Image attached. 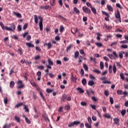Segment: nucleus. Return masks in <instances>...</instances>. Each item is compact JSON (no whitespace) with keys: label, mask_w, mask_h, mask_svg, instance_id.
<instances>
[{"label":"nucleus","mask_w":128,"mask_h":128,"mask_svg":"<svg viewBox=\"0 0 128 128\" xmlns=\"http://www.w3.org/2000/svg\"><path fill=\"white\" fill-rule=\"evenodd\" d=\"M10 27H6V30H8L9 32H14L16 30V25L14 24H10Z\"/></svg>","instance_id":"nucleus-1"},{"label":"nucleus","mask_w":128,"mask_h":128,"mask_svg":"<svg viewBox=\"0 0 128 128\" xmlns=\"http://www.w3.org/2000/svg\"><path fill=\"white\" fill-rule=\"evenodd\" d=\"M45 46H48V50L52 48V44L50 43H46Z\"/></svg>","instance_id":"nucleus-22"},{"label":"nucleus","mask_w":128,"mask_h":128,"mask_svg":"<svg viewBox=\"0 0 128 128\" xmlns=\"http://www.w3.org/2000/svg\"><path fill=\"white\" fill-rule=\"evenodd\" d=\"M38 18H39V20H40V22H39V28H40V30L41 31H42V30L44 28V26L42 25V20L43 19L42 18V16H38Z\"/></svg>","instance_id":"nucleus-3"},{"label":"nucleus","mask_w":128,"mask_h":128,"mask_svg":"<svg viewBox=\"0 0 128 128\" xmlns=\"http://www.w3.org/2000/svg\"><path fill=\"white\" fill-rule=\"evenodd\" d=\"M13 14L14 16H16L17 18H22V14L20 13H16V12H14Z\"/></svg>","instance_id":"nucleus-17"},{"label":"nucleus","mask_w":128,"mask_h":128,"mask_svg":"<svg viewBox=\"0 0 128 128\" xmlns=\"http://www.w3.org/2000/svg\"><path fill=\"white\" fill-rule=\"evenodd\" d=\"M50 4L52 6H54L56 4V0H50Z\"/></svg>","instance_id":"nucleus-18"},{"label":"nucleus","mask_w":128,"mask_h":128,"mask_svg":"<svg viewBox=\"0 0 128 128\" xmlns=\"http://www.w3.org/2000/svg\"><path fill=\"white\" fill-rule=\"evenodd\" d=\"M70 48H72V45H68L66 47V50H67V52H68V50H70Z\"/></svg>","instance_id":"nucleus-60"},{"label":"nucleus","mask_w":128,"mask_h":128,"mask_svg":"<svg viewBox=\"0 0 128 128\" xmlns=\"http://www.w3.org/2000/svg\"><path fill=\"white\" fill-rule=\"evenodd\" d=\"M112 54H114V56L116 58H118V54L116 53V51L113 52Z\"/></svg>","instance_id":"nucleus-44"},{"label":"nucleus","mask_w":128,"mask_h":128,"mask_svg":"<svg viewBox=\"0 0 128 128\" xmlns=\"http://www.w3.org/2000/svg\"><path fill=\"white\" fill-rule=\"evenodd\" d=\"M30 83L32 86H36V82L34 81H30Z\"/></svg>","instance_id":"nucleus-52"},{"label":"nucleus","mask_w":128,"mask_h":128,"mask_svg":"<svg viewBox=\"0 0 128 128\" xmlns=\"http://www.w3.org/2000/svg\"><path fill=\"white\" fill-rule=\"evenodd\" d=\"M108 72L110 74H112V65L109 66Z\"/></svg>","instance_id":"nucleus-27"},{"label":"nucleus","mask_w":128,"mask_h":128,"mask_svg":"<svg viewBox=\"0 0 128 128\" xmlns=\"http://www.w3.org/2000/svg\"><path fill=\"white\" fill-rule=\"evenodd\" d=\"M86 94L88 96H90V94H94V91L92 90L91 92H89L88 90L86 91Z\"/></svg>","instance_id":"nucleus-48"},{"label":"nucleus","mask_w":128,"mask_h":128,"mask_svg":"<svg viewBox=\"0 0 128 128\" xmlns=\"http://www.w3.org/2000/svg\"><path fill=\"white\" fill-rule=\"evenodd\" d=\"M120 77L121 78L122 80H124L125 78H124V74L123 73H121L120 74Z\"/></svg>","instance_id":"nucleus-50"},{"label":"nucleus","mask_w":128,"mask_h":128,"mask_svg":"<svg viewBox=\"0 0 128 128\" xmlns=\"http://www.w3.org/2000/svg\"><path fill=\"white\" fill-rule=\"evenodd\" d=\"M102 12L103 14H105V16H106L108 17L110 16V14H108V13L104 11H102Z\"/></svg>","instance_id":"nucleus-54"},{"label":"nucleus","mask_w":128,"mask_h":128,"mask_svg":"<svg viewBox=\"0 0 128 128\" xmlns=\"http://www.w3.org/2000/svg\"><path fill=\"white\" fill-rule=\"evenodd\" d=\"M105 4H106V0H101L102 6H104Z\"/></svg>","instance_id":"nucleus-63"},{"label":"nucleus","mask_w":128,"mask_h":128,"mask_svg":"<svg viewBox=\"0 0 128 128\" xmlns=\"http://www.w3.org/2000/svg\"><path fill=\"white\" fill-rule=\"evenodd\" d=\"M121 48H128V45L126 44L122 45L121 46Z\"/></svg>","instance_id":"nucleus-64"},{"label":"nucleus","mask_w":128,"mask_h":128,"mask_svg":"<svg viewBox=\"0 0 128 128\" xmlns=\"http://www.w3.org/2000/svg\"><path fill=\"white\" fill-rule=\"evenodd\" d=\"M126 110H122L121 111V114H122V116H124L126 115Z\"/></svg>","instance_id":"nucleus-13"},{"label":"nucleus","mask_w":128,"mask_h":128,"mask_svg":"<svg viewBox=\"0 0 128 128\" xmlns=\"http://www.w3.org/2000/svg\"><path fill=\"white\" fill-rule=\"evenodd\" d=\"M74 10L76 12V14H80V10L76 7H74Z\"/></svg>","instance_id":"nucleus-31"},{"label":"nucleus","mask_w":128,"mask_h":128,"mask_svg":"<svg viewBox=\"0 0 128 128\" xmlns=\"http://www.w3.org/2000/svg\"><path fill=\"white\" fill-rule=\"evenodd\" d=\"M64 108L66 110H68L69 108H70V105H66Z\"/></svg>","instance_id":"nucleus-41"},{"label":"nucleus","mask_w":128,"mask_h":128,"mask_svg":"<svg viewBox=\"0 0 128 128\" xmlns=\"http://www.w3.org/2000/svg\"><path fill=\"white\" fill-rule=\"evenodd\" d=\"M114 124H116V126H120V119L118 118H115L114 119Z\"/></svg>","instance_id":"nucleus-7"},{"label":"nucleus","mask_w":128,"mask_h":128,"mask_svg":"<svg viewBox=\"0 0 128 128\" xmlns=\"http://www.w3.org/2000/svg\"><path fill=\"white\" fill-rule=\"evenodd\" d=\"M66 95L64 94L62 96V102H66Z\"/></svg>","instance_id":"nucleus-21"},{"label":"nucleus","mask_w":128,"mask_h":128,"mask_svg":"<svg viewBox=\"0 0 128 128\" xmlns=\"http://www.w3.org/2000/svg\"><path fill=\"white\" fill-rule=\"evenodd\" d=\"M79 55H80V52H78V51H76L74 53V58H78Z\"/></svg>","instance_id":"nucleus-26"},{"label":"nucleus","mask_w":128,"mask_h":128,"mask_svg":"<svg viewBox=\"0 0 128 128\" xmlns=\"http://www.w3.org/2000/svg\"><path fill=\"white\" fill-rule=\"evenodd\" d=\"M40 94L42 100H46V98H44V94H42V92H40Z\"/></svg>","instance_id":"nucleus-24"},{"label":"nucleus","mask_w":128,"mask_h":128,"mask_svg":"<svg viewBox=\"0 0 128 128\" xmlns=\"http://www.w3.org/2000/svg\"><path fill=\"white\" fill-rule=\"evenodd\" d=\"M108 56H109L111 60H116V56H114L112 54H108Z\"/></svg>","instance_id":"nucleus-10"},{"label":"nucleus","mask_w":128,"mask_h":128,"mask_svg":"<svg viewBox=\"0 0 128 128\" xmlns=\"http://www.w3.org/2000/svg\"><path fill=\"white\" fill-rule=\"evenodd\" d=\"M82 84L83 86H86V78H84L82 80Z\"/></svg>","instance_id":"nucleus-36"},{"label":"nucleus","mask_w":128,"mask_h":128,"mask_svg":"<svg viewBox=\"0 0 128 128\" xmlns=\"http://www.w3.org/2000/svg\"><path fill=\"white\" fill-rule=\"evenodd\" d=\"M24 106L23 102L18 103L16 105L15 108H19V106Z\"/></svg>","instance_id":"nucleus-29"},{"label":"nucleus","mask_w":128,"mask_h":128,"mask_svg":"<svg viewBox=\"0 0 128 128\" xmlns=\"http://www.w3.org/2000/svg\"><path fill=\"white\" fill-rule=\"evenodd\" d=\"M10 86L11 88H12L14 86V82L13 81H11L10 82Z\"/></svg>","instance_id":"nucleus-25"},{"label":"nucleus","mask_w":128,"mask_h":128,"mask_svg":"<svg viewBox=\"0 0 128 128\" xmlns=\"http://www.w3.org/2000/svg\"><path fill=\"white\" fill-rule=\"evenodd\" d=\"M64 26H60V32H64Z\"/></svg>","instance_id":"nucleus-47"},{"label":"nucleus","mask_w":128,"mask_h":128,"mask_svg":"<svg viewBox=\"0 0 128 128\" xmlns=\"http://www.w3.org/2000/svg\"><path fill=\"white\" fill-rule=\"evenodd\" d=\"M25 120H26V122H27V124H30V120L28 118H26Z\"/></svg>","instance_id":"nucleus-59"},{"label":"nucleus","mask_w":128,"mask_h":128,"mask_svg":"<svg viewBox=\"0 0 128 128\" xmlns=\"http://www.w3.org/2000/svg\"><path fill=\"white\" fill-rule=\"evenodd\" d=\"M104 28H106V30H112V27L110 26H108L106 24H104Z\"/></svg>","instance_id":"nucleus-39"},{"label":"nucleus","mask_w":128,"mask_h":128,"mask_svg":"<svg viewBox=\"0 0 128 128\" xmlns=\"http://www.w3.org/2000/svg\"><path fill=\"white\" fill-rule=\"evenodd\" d=\"M90 60L93 62H96V58H92V57H90Z\"/></svg>","instance_id":"nucleus-40"},{"label":"nucleus","mask_w":128,"mask_h":128,"mask_svg":"<svg viewBox=\"0 0 128 128\" xmlns=\"http://www.w3.org/2000/svg\"><path fill=\"white\" fill-rule=\"evenodd\" d=\"M24 110L26 112H30V110H28V106H26V105H24Z\"/></svg>","instance_id":"nucleus-32"},{"label":"nucleus","mask_w":128,"mask_h":128,"mask_svg":"<svg viewBox=\"0 0 128 128\" xmlns=\"http://www.w3.org/2000/svg\"><path fill=\"white\" fill-rule=\"evenodd\" d=\"M0 26L4 30H6V28H7L8 26H4V23L2 22H0Z\"/></svg>","instance_id":"nucleus-12"},{"label":"nucleus","mask_w":128,"mask_h":128,"mask_svg":"<svg viewBox=\"0 0 128 128\" xmlns=\"http://www.w3.org/2000/svg\"><path fill=\"white\" fill-rule=\"evenodd\" d=\"M18 52L20 54V56H22V54H23L22 49V48H18Z\"/></svg>","instance_id":"nucleus-34"},{"label":"nucleus","mask_w":128,"mask_h":128,"mask_svg":"<svg viewBox=\"0 0 128 128\" xmlns=\"http://www.w3.org/2000/svg\"><path fill=\"white\" fill-rule=\"evenodd\" d=\"M26 46H28V48H34V45L33 44H32L31 43H30V42H26Z\"/></svg>","instance_id":"nucleus-11"},{"label":"nucleus","mask_w":128,"mask_h":128,"mask_svg":"<svg viewBox=\"0 0 128 128\" xmlns=\"http://www.w3.org/2000/svg\"><path fill=\"white\" fill-rule=\"evenodd\" d=\"M115 16L116 18H117V22H122V19L120 18V11H118L117 13L116 14Z\"/></svg>","instance_id":"nucleus-4"},{"label":"nucleus","mask_w":128,"mask_h":128,"mask_svg":"<svg viewBox=\"0 0 128 128\" xmlns=\"http://www.w3.org/2000/svg\"><path fill=\"white\" fill-rule=\"evenodd\" d=\"M88 122L90 124H92V118H90V117H88Z\"/></svg>","instance_id":"nucleus-49"},{"label":"nucleus","mask_w":128,"mask_h":128,"mask_svg":"<svg viewBox=\"0 0 128 128\" xmlns=\"http://www.w3.org/2000/svg\"><path fill=\"white\" fill-rule=\"evenodd\" d=\"M83 68L84 70L88 71V66L86 65V64H84L83 65Z\"/></svg>","instance_id":"nucleus-46"},{"label":"nucleus","mask_w":128,"mask_h":128,"mask_svg":"<svg viewBox=\"0 0 128 128\" xmlns=\"http://www.w3.org/2000/svg\"><path fill=\"white\" fill-rule=\"evenodd\" d=\"M62 108H63L62 106H60L58 110V112H62Z\"/></svg>","instance_id":"nucleus-62"},{"label":"nucleus","mask_w":128,"mask_h":128,"mask_svg":"<svg viewBox=\"0 0 128 128\" xmlns=\"http://www.w3.org/2000/svg\"><path fill=\"white\" fill-rule=\"evenodd\" d=\"M120 44H128V40H124L120 42Z\"/></svg>","instance_id":"nucleus-56"},{"label":"nucleus","mask_w":128,"mask_h":128,"mask_svg":"<svg viewBox=\"0 0 128 128\" xmlns=\"http://www.w3.org/2000/svg\"><path fill=\"white\" fill-rule=\"evenodd\" d=\"M34 20L35 24H38V16H36V14H35L34 16Z\"/></svg>","instance_id":"nucleus-15"},{"label":"nucleus","mask_w":128,"mask_h":128,"mask_svg":"<svg viewBox=\"0 0 128 128\" xmlns=\"http://www.w3.org/2000/svg\"><path fill=\"white\" fill-rule=\"evenodd\" d=\"M117 94H119L120 96H122V94H123L122 90H118Z\"/></svg>","instance_id":"nucleus-35"},{"label":"nucleus","mask_w":128,"mask_h":128,"mask_svg":"<svg viewBox=\"0 0 128 128\" xmlns=\"http://www.w3.org/2000/svg\"><path fill=\"white\" fill-rule=\"evenodd\" d=\"M48 63L49 66H54V62H52V59L51 58H48Z\"/></svg>","instance_id":"nucleus-16"},{"label":"nucleus","mask_w":128,"mask_h":128,"mask_svg":"<svg viewBox=\"0 0 128 128\" xmlns=\"http://www.w3.org/2000/svg\"><path fill=\"white\" fill-rule=\"evenodd\" d=\"M95 44L98 47V48H102V44L100 42H96L95 43Z\"/></svg>","instance_id":"nucleus-30"},{"label":"nucleus","mask_w":128,"mask_h":128,"mask_svg":"<svg viewBox=\"0 0 128 128\" xmlns=\"http://www.w3.org/2000/svg\"><path fill=\"white\" fill-rule=\"evenodd\" d=\"M93 72H96V74H100V70H98L96 69H94L93 70Z\"/></svg>","instance_id":"nucleus-42"},{"label":"nucleus","mask_w":128,"mask_h":128,"mask_svg":"<svg viewBox=\"0 0 128 128\" xmlns=\"http://www.w3.org/2000/svg\"><path fill=\"white\" fill-rule=\"evenodd\" d=\"M76 90L78 92H80V94H84V91L80 88H78Z\"/></svg>","instance_id":"nucleus-14"},{"label":"nucleus","mask_w":128,"mask_h":128,"mask_svg":"<svg viewBox=\"0 0 128 128\" xmlns=\"http://www.w3.org/2000/svg\"><path fill=\"white\" fill-rule=\"evenodd\" d=\"M92 100H93V102H96L98 100L96 98V97H94V96H92Z\"/></svg>","instance_id":"nucleus-55"},{"label":"nucleus","mask_w":128,"mask_h":128,"mask_svg":"<svg viewBox=\"0 0 128 128\" xmlns=\"http://www.w3.org/2000/svg\"><path fill=\"white\" fill-rule=\"evenodd\" d=\"M58 18H60V20H66V18L62 17V16L59 15L58 16Z\"/></svg>","instance_id":"nucleus-38"},{"label":"nucleus","mask_w":128,"mask_h":128,"mask_svg":"<svg viewBox=\"0 0 128 128\" xmlns=\"http://www.w3.org/2000/svg\"><path fill=\"white\" fill-rule=\"evenodd\" d=\"M40 58V56L38 55L36 56H34V58L36 60H39V58Z\"/></svg>","instance_id":"nucleus-53"},{"label":"nucleus","mask_w":128,"mask_h":128,"mask_svg":"<svg viewBox=\"0 0 128 128\" xmlns=\"http://www.w3.org/2000/svg\"><path fill=\"white\" fill-rule=\"evenodd\" d=\"M80 124V121H74L72 122H70L68 124V128H72V126H78Z\"/></svg>","instance_id":"nucleus-2"},{"label":"nucleus","mask_w":128,"mask_h":128,"mask_svg":"<svg viewBox=\"0 0 128 128\" xmlns=\"http://www.w3.org/2000/svg\"><path fill=\"white\" fill-rule=\"evenodd\" d=\"M79 52L81 54H84V56H86V54H84V50H79Z\"/></svg>","instance_id":"nucleus-51"},{"label":"nucleus","mask_w":128,"mask_h":128,"mask_svg":"<svg viewBox=\"0 0 128 128\" xmlns=\"http://www.w3.org/2000/svg\"><path fill=\"white\" fill-rule=\"evenodd\" d=\"M85 126L86 128H92V126H90V124H88V122H86L85 124Z\"/></svg>","instance_id":"nucleus-43"},{"label":"nucleus","mask_w":128,"mask_h":128,"mask_svg":"<svg viewBox=\"0 0 128 128\" xmlns=\"http://www.w3.org/2000/svg\"><path fill=\"white\" fill-rule=\"evenodd\" d=\"M88 86H92L94 84V82L92 80H90L88 82Z\"/></svg>","instance_id":"nucleus-19"},{"label":"nucleus","mask_w":128,"mask_h":128,"mask_svg":"<svg viewBox=\"0 0 128 128\" xmlns=\"http://www.w3.org/2000/svg\"><path fill=\"white\" fill-rule=\"evenodd\" d=\"M14 118L16 120V122H20V120L19 117H18V116H14Z\"/></svg>","instance_id":"nucleus-37"},{"label":"nucleus","mask_w":128,"mask_h":128,"mask_svg":"<svg viewBox=\"0 0 128 128\" xmlns=\"http://www.w3.org/2000/svg\"><path fill=\"white\" fill-rule=\"evenodd\" d=\"M110 102L111 104H114V98L112 97H110Z\"/></svg>","instance_id":"nucleus-61"},{"label":"nucleus","mask_w":128,"mask_h":128,"mask_svg":"<svg viewBox=\"0 0 128 128\" xmlns=\"http://www.w3.org/2000/svg\"><path fill=\"white\" fill-rule=\"evenodd\" d=\"M107 8L109 12H114V8L110 5H107Z\"/></svg>","instance_id":"nucleus-8"},{"label":"nucleus","mask_w":128,"mask_h":128,"mask_svg":"<svg viewBox=\"0 0 128 128\" xmlns=\"http://www.w3.org/2000/svg\"><path fill=\"white\" fill-rule=\"evenodd\" d=\"M100 68L101 70L104 69V62H102V61L100 62Z\"/></svg>","instance_id":"nucleus-45"},{"label":"nucleus","mask_w":128,"mask_h":128,"mask_svg":"<svg viewBox=\"0 0 128 128\" xmlns=\"http://www.w3.org/2000/svg\"><path fill=\"white\" fill-rule=\"evenodd\" d=\"M103 84H112V82L110 81H108V80H106V81H104L102 82Z\"/></svg>","instance_id":"nucleus-58"},{"label":"nucleus","mask_w":128,"mask_h":128,"mask_svg":"<svg viewBox=\"0 0 128 128\" xmlns=\"http://www.w3.org/2000/svg\"><path fill=\"white\" fill-rule=\"evenodd\" d=\"M126 54V52L124 51H122L119 53V56L120 58H124V54Z\"/></svg>","instance_id":"nucleus-9"},{"label":"nucleus","mask_w":128,"mask_h":128,"mask_svg":"<svg viewBox=\"0 0 128 128\" xmlns=\"http://www.w3.org/2000/svg\"><path fill=\"white\" fill-rule=\"evenodd\" d=\"M82 10L85 14H90L92 12H90V10L86 6L82 7Z\"/></svg>","instance_id":"nucleus-6"},{"label":"nucleus","mask_w":128,"mask_h":128,"mask_svg":"<svg viewBox=\"0 0 128 128\" xmlns=\"http://www.w3.org/2000/svg\"><path fill=\"white\" fill-rule=\"evenodd\" d=\"M113 72L114 74H116V64H114L113 66Z\"/></svg>","instance_id":"nucleus-28"},{"label":"nucleus","mask_w":128,"mask_h":128,"mask_svg":"<svg viewBox=\"0 0 128 128\" xmlns=\"http://www.w3.org/2000/svg\"><path fill=\"white\" fill-rule=\"evenodd\" d=\"M43 118H44V120L46 122H50V120H48V118L46 117L44 114L42 116Z\"/></svg>","instance_id":"nucleus-20"},{"label":"nucleus","mask_w":128,"mask_h":128,"mask_svg":"<svg viewBox=\"0 0 128 128\" xmlns=\"http://www.w3.org/2000/svg\"><path fill=\"white\" fill-rule=\"evenodd\" d=\"M18 86H16L17 88H22L24 86V84H22V81L19 80L17 82Z\"/></svg>","instance_id":"nucleus-5"},{"label":"nucleus","mask_w":128,"mask_h":128,"mask_svg":"<svg viewBox=\"0 0 128 128\" xmlns=\"http://www.w3.org/2000/svg\"><path fill=\"white\" fill-rule=\"evenodd\" d=\"M81 106H86V102H80Z\"/></svg>","instance_id":"nucleus-57"},{"label":"nucleus","mask_w":128,"mask_h":128,"mask_svg":"<svg viewBox=\"0 0 128 128\" xmlns=\"http://www.w3.org/2000/svg\"><path fill=\"white\" fill-rule=\"evenodd\" d=\"M92 12L94 14H96V10L94 7H91Z\"/></svg>","instance_id":"nucleus-23"},{"label":"nucleus","mask_w":128,"mask_h":128,"mask_svg":"<svg viewBox=\"0 0 128 128\" xmlns=\"http://www.w3.org/2000/svg\"><path fill=\"white\" fill-rule=\"evenodd\" d=\"M104 118H110L112 116L108 114H106L104 116Z\"/></svg>","instance_id":"nucleus-33"}]
</instances>
